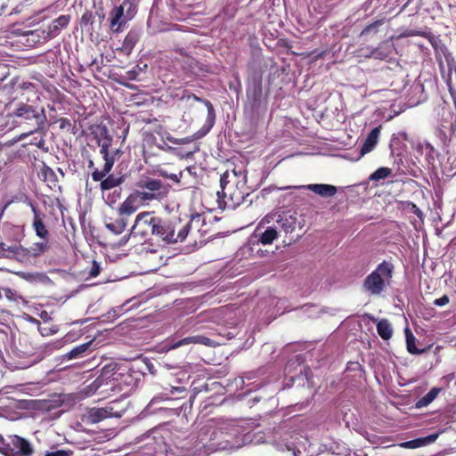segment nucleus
Masks as SVG:
<instances>
[{
    "mask_svg": "<svg viewBox=\"0 0 456 456\" xmlns=\"http://www.w3.org/2000/svg\"><path fill=\"white\" fill-rule=\"evenodd\" d=\"M140 190L131 193L120 206V212L130 215L139 206L148 204L151 201H161L167 198L168 188L160 180L145 178L136 183Z\"/></svg>",
    "mask_w": 456,
    "mask_h": 456,
    "instance_id": "1",
    "label": "nucleus"
},
{
    "mask_svg": "<svg viewBox=\"0 0 456 456\" xmlns=\"http://www.w3.org/2000/svg\"><path fill=\"white\" fill-rule=\"evenodd\" d=\"M191 230H179L177 234L175 230H150L138 231V237L134 240V245L141 244L142 250L147 252H156L159 247H164L167 244L183 241L189 235Z\"/></svg>",
    "mask_w": 456,
    "mask_h": 456,
    "instance_id": "2",
    "label": "nucleus"
},
{
    "mask_svg": "<svg viewBox=\"0 0 456 456\" xmlns=\"http://www.w3.org/2000/svg\"><path fill=\"white\" fill-rule=\"evenodd\" d=\"M50 248L49 230H34L23 240L19 263L28 264L45 254Z\"/></svg>",
    "mask_w": 456,
    "mask_h": 456,
    "instance_id": "3",
    "label": "nucleus"
},
{
    "mask_svg": "<svg viewBox=\"0 0 456 456\" xmlns=\"http://www.w3.org/2000/svg\"><path fill=\"white\" fill-rule=\"evenodd\" d=\"M394 265L383 261L364 279L363 290L370 296L381 295L390 286L394 273Z\"/></svg>",
    "mask_w": 456,
    "mask_h": 456,
    "instance_id": "4",
    "label": "nucleus"
},
{
    "mask_svg": "<svg viewBox=\"0 0 456 456\" xmlns=\"http://www.w3.org/2000/svg\"><path fill=\"white\" fill-rule=\"evenodd\" d=\"M305 219L296 211L277 209L265 215L256 228H303Z\"/></svg>",
    "mask_w": 456,
    "mask_h": 456,
    "instance_id": "5",
    "label": "nucleus"
},
{
    "mask_svg": "<svg viewBox=\"0 0 456 456\" xmlns=\"http://www.w3.org/2000/svg\"><path fill=\"white\" fill-rule=\"evenodd\" d=\"M11 117L19 118V123L32 124L35 126L33 130L21 134V137H27L29 134L42 130L47 121V117L44 107L38 108L28 103L20 102L12 112Z\"/></svg>",
    "mask_w": 456,
    "mask_h": 456,
    "instance_id": "6",
    "label": "nucleus"
},
{
    "mask_svg": "<svg viewBox=\"0 0 456 456\" xmlns=\"http://www.w3.org/2000/svg\"><path fill=\"white\" fill-rule=\"evenodd\" d=\"M140 0H123L119 4H114L109 12L110 28L113 33H119L126 24L131 20L137 12Z\"/></svg>",
    "mask_w": 456,
    "mask_h": 456,
    "instance_id": "7",
    "label": "nucleus"
},
{
    "mask_svg": "<svg viewBox=\"0 0 456 456\" xmlns=\"http://www.w3.org/2000/svg\"><path fill=\"white\" fill-rule=\"evenodd\" d=\"M231 178L228 171L221 175L220 186L222 190L217 191V196L219 200L222 198L224 208H235L244 202L248 193L245 191V187L235 186V184L231 183L232 182ZM219 205H221L220 200Z\"/></svg>",
    "mask_w": 456,
    "mask_h": 456,
    "instance_id": "8",
    "label": "nucleus"
},
{
    "mask_svg": "<svg viewBox=\"0 0 456 456\" xmlns=\"http://www.w3.org/2000/svg\"><path fill=\"white\" fill-rule=\"evenodd\" d=\"M22 236L18 230H0V258L19 262Z\"/></svg>",
    "mask_w": 456,
    "mask_h": 456,
    "instance_id": "9",
    "label": "nucleus"
},
{
    "mask_svg": "<svg viewBox=\"0 0 456 456\" xmlns=\"http://www.w3.org/2000/svg\"><path fill=\"white\" fill-rule=\"evenodd\" d=\"M104 232L99 240V244L104 248H118L124 246L129 240L138 237L135 230H102Z\"/></svg>",
    "mask_w": 456,
    "mask_h": 456,
    "instance_id": "10",
    "label": "nucleus"
},
{
    "mask_svg": "<svg viewBox=\"0 0 456 456\" xmlns=\"http://www.w3.org/2000/svg\"><path fill=\"white\" fill-rule=\"evenodd\" d=\"M132 375L128 372H120L118 370L112 372L110 376L107 373H102L94 380V384L97 388L105 385L109 387L103 389L102 392L111 391H122L125 386H129L132 382Z\"/></svg>",
    "mask_w": 456,
    "mask_h": 456,
    "instance_id": "11",
    "label": "nucleus"
},
{
    "mask_svg": "<svg viewBox=\"0 0 456 456\" xmlns=\"http://www.w3.org/2000/svg\"><path fill=\"white\" fill-rule=\"evenodd\" d=\"M32 452L28 440L16 435L8 436L4 456H30Z\"/></svg>",
    "mask_w": 456,
    "mask_h": 456,
    "instance_id": "12",
    "label": "nucleus"
},
{
    "mask_svg": "<svg viewBox=\"0 0 456 456\" xmlns=\"http://www.w3.org/2000/svg\"><path fill=\"white\" fill-rule=\"evenodd\" d=\"M203 102H204V104L206 105V107L208 109V118H207L208 126L207 127H205V126L202 127L201 129H200L197 133H195L191 137H185V138H183V139H173L171 137H168L167 139L171 142H174V143H176V144H183V143L191 142L193 140H197V139H200V138L205 136L209 132L210 128L213 126V125L215 123L216 113H215L214 107H213L212 103L209 101L204 100Z\"/></svg>",
    "mask_w": 456,
    "mask_h": 456,
    "instance_id": "13",
    "label": "nucleus"
},
{
    "mask_svg": "<svg viewBox=\"0 0 456 456\" xmlns=\"http://www.w3.org/2000/svg\"><path fill=\"white\" fill-rule=\"evenodd\" d=\"M111 417H120V415L113 411L112 406L107 405L103 408H91L86 415V419L88 423L96 424Z\"/></svg>",
    "mask_w": 456,
    "mask_h": 456,
    "instance_id": "14",
    "label": "nucleus"
},
{
    "mask_svg": "<svg viewBox=\"0 0 456 456\" xmlns=\"http://www.w3.org/2000/svg\"><path fill=\"white\" fill-rule=\"evenodd\" d=\"M70 21L69 15H61L52 21L47 28V37L53 38L57 37L61 31L65 28Z\"/></svg>",
    "mask_w": 456,
    "mask_h": 456,
    "instance_id": "15",
    "label": "nucleus"
},
{
    "mask_svg": "<svg viewBox=\"0 0 456 456\" xmlns=\"http://www.w3.org/2000/svg\"><path fill=\"white\" fill-rule=\"evenodd\" d=\"M136 226H150L151 228H159L160 220L154 216L152 213L142 212L137 216L134 224L131 228H135Z\"/></svg>",
    "mask_w": 456,
    "mask_h": 456,
    "instance_id": "16",
    "label": "nucleus"
},
{
    "mask_svg": "<svg viewBox=\"0 0 456 456\" xmlns=\"http://www.w3.org/2000/svg\"><path fill=\"white\" fill-rule=\"evenodd\" d=\"M189 344H200V345L211 346H213L214 343L208 337H205V336H202V335H196V336L186 337V338H184L183 339L178 340L177 342H175L173 345L172 347L173 348H177V347H180L182 346H185V345H189Z\"/></svg>",
    "mask_w": 456,
    "mask_h": 456,
    "instance_id": "17",
    "label": "nucleus"
},
{
    "mask_svg": "<svg viewBox=\"0 0 456 456\" xmlns=\"http://www.w3.org/2000/svg\"><path fill=\"white\" fill-rule=\"evenodd\" d=\"M92 343L93 341L91 340L89 342L73 347L65 354V357L69 360L85 357L86 355L88 354Z\"/></svg>",
    "mask_w": 456,
    "mask_h": 456,
    "instance_id": "18",
    "label": "nucleus"
},
{
    "mask_svg": "<svg viewBox=\"0 0 456 456\" xmlns=\"http://www.w3.org/2000/svg\"><path fill=\"white\" fill-rule=\"evenodd\" d=\"M404 210L407 214L413 215L410 218L414 228H419L423 224V214L415 204L408 203Z\"/></svg>",
    "mask_w": 456,
    "mask_h": 456,
    "instance_id": "19",
    "label": "nucleus"
},
{
    "mask_svg": "<svg viewBox=\"0 0 456 456\" xmlns=\"http://www.w3.org/2000/svg\"><path fill=\"white\" fill-rule=\"evenodd\" d=\"M405 337H406L407 350L411 354H421L427 352L428 349L429 348V346L427 348H423V349L418 348L416 346V338L414 337V335L412 334V332L411 331V330L409 328L405 329Z\"/></svg>",
    "mask_w": 456,
    "mask_h": 456,
    "instance_id": "20",
    "label": "nucleus"
},
{
    "mask_svg": "<svg viewBox=\"0 0 456 456\" xmlns=\"http://www.w3.org/2000/svg\"><path fill=\"white\" fill-rule=\"evenodd\" d=\"M377 331L380 338L384 340H388L393 335V329L391 323L387 319H381L377 323Z\"/></svg>",
    "mask_w": 456,
    "mask_h": 456,
    "instance_id": "21",
    "label": "nucleus"
},
{
    "mask_svg": "<svg viewBox=\"0 0 456 456\" xmlns=\"http://www.w3.org/2000/svg\"><path fill=\"white\" fill-rule=\"evenodd\" d=\"M338 191V189L334 185L325 183H315V194L320 195L323 198L333 197Z\"/></svg>",
    "mask_w": 456,
    "mask_h": 456,
    "instance_id": "22",
    "label": "nucleus"
},
{
    "mask_svg": "<svg viewBox=\"0 0 456 456\" xmlns=\"http://www.w3.org/2000/svg\"><path fill=\"white\" fill-rule=\"evenodd\" d=\"M440 391H441V388H439V387L431 388L423 397H421L416 403V406L418 408L428 406L437 397Z\"/></svg>",
    "mask_w": 456,
    "mask_h": 456,
    "instance_id": "23",
    "label": "nucleus"
},
{
    "mask_svg": "<svg viewBox=\"0 0 456 456\" xmlns=\"http://www.w3.org/2000/svg\"><path fill=\"white\" fill-rule=\"evenodd\" d=\"M140 35L135 30H131L126 36L123 42V48L127 53H130L139 40Z\"/></svg>",
    "mask_w": 456,
    "mask_h": 456,
    "instance_id": "24",
    "label": "nucleus"
},
{
    "mask_svg": "<svg viewBox=\"0 0 456 456\" xmlns=\"http://www.w3.org/2000/svg\"><path fill=\"white\" fill-rule=\"evenodd\" d=\"M124 181L122 176L116 177L113 175H109L101 183V189L102 191L110 190L121 184Z\"/></svg>",
    "mask_w": 456,
    "mask_h": 456,
    "instance_id": "25",
    "label": "nucleus"
},
{
    "mask_svg": "<svg viewBox=\"0 0 456 456\" xmlns=\"http://www.w3.org/2000/svg\"><path fill=\"white\" fill-rule=\"evenodd\" d=\"M392 53V45L384 44L375 48L371 52V56L376 59L384 60L387 58Z\"/></svg>",
    "mask_w": 456,
    "mask_h": 456,
    "instance_id": "26",
    "label": "nucleus"
},
{
    "mask_svg": "<svg viewBox=\"0 0 456 456\" xmlns=\"http://www.w3.org/2000/svg\"><path fill=\"white\" fill-rule=\"evenodd\" d=\"M229 175H231V179H232L231 183L235 184V186L246 187V175L244 170L233 169L231 173L229 172Z\"/></svg>",
    "mask_w": 456,
    "mask_h": 456,
    "instance_id": "27",
    "label": "nucleus"
},
{
    "mask_svg": "<svg viewBox=\"0 0 456 456\" xmlns=\"http://www.w3.org/2000/svg\"><path fill=\"white\" fill-rule=\"evenodd\" d=\"M113 165L110 161H107V163H104V166L102 170L95 169L92 173V178L95 182L102 181L104 180L107 174H109L112 168Z\"/></svg>",
    "mask_w": 456,
    "mask_h": 456,
    "instance_id": "28",
    "label": "nucleus"
},
{
    "mask_svg": "<svg viewBox=\"0 0 456 456\" xmlns=\"http://www.w3.org/2000/svg\"><path fill=\"white\" fill-rule=\"evenodd\" d=\"M98 143L101 148L100 153L102 156L105 163H107V161H110L111 164L114 165V158L111 157L109 153V149L111 146L112 142H109L108 140L106 142H99Z\"/></svg>",
    "mask_w": 456,
    "mask_h": 456,
    "instance_id": "29",
    "label": "nucleus"
},
{
    "mask_svg": "<svg viewBox=\"0 0 456 456\" xmlns=\"http://www.w3.org/2000/svg\"><path fill=\"white\" fill-rule=\"evenodd\" d=\"M391 173L392 170L388 167H379L370 175L369 179L370 181L377 182L382 179H386L391 175Z\"/></svg>",
    "mask_w": 456,
    "mask_h": 456,
    "instance_id": "30",
    "label": "nucleus"
},
{
    "mask_svg": "<svg viewBox=\"0 0 456 456\" xmlns=\"http://www.w3.org/2000/svg\"><path fill=\"white\" fill-rule=\"evenodd\" d=\"M3 298L5 297L9 302L18 303L21 299V296L19 293L10 288H2Z\"/></svg>",
    "mask_w": 456,
    "mask_h": 456,
    "instance_id": "31",
    "label": "nucleus"
},
{
    "mask_svg": "<svg viewBox=\"0 0 456 456\" xmlns=\"http://www.w3.org/2000/svg\"><path fill=\"white\" fill-rule=\"evenodd\" d=\"M154 175H157L159 176L170 179L175 183H179L180 179L182 177V173L176 175V174H168L166 170L160 167H157L153 171Z\"/></svg>",
    "mask_w": 456,
    "mask_h": 456,
    "instance_id": "32",
    "label": "nucleus"
},
{
    "mask_svg": "<svg viewBox=\"0 0 456 456\" xmlns=\"http://www.w3.org/2000/svg\"><path fill=\"white\" fill-rule=\"evenodd\" d=\"M383 24V20H376L368 26H366L361 32V37H364L370 34H376L379 28Z\"/></svg>",
    "mask_w": 456,
    "mask_h": 456,
    "instance_id": "33",
    "label": "nucleus"
},
{
    "mask_svg": "<svg viewBox=\"0 0 456 456\" xmlns=\"http://www.w3.org/2000/svg\"><path fill=\"white\" fill-rule=\"evenodd\" d=\"M277 230H265V232L260 236V242L264 245L272 243L277 237Z\"/></svg>",
    "mask_w": 456,
    "mask_h": 456,
    "instance_id": "34",
    "label": "nucleus"
},
{
    "mask_svg": "<svg viewBox=\"0 0 456 456\" xmlns=\"http://www.w3.org/2000/svg\"><path fill=\"white\" fill-rule=\"evenodd\" d=\"M206 224V217L203 215H195L191 219L190 223L187 224L186 228H191V227H199L203 226Z\"/></svg>",
    "mask_w": 456,
    "mask_h": 456,
    "instance_id": "35",
    "label": "nucleus"
},
{
    "mask_svg": "<svg viewBox=\"0 0 456 456\" xmlns=\"http://www.w3.org/2000/svg\"><path fill=\"white\" fill-rule=\"evenodd\" d=\"M411 89L414 93L420 94L419 97L415 102H412V104L419 103L426 99V95H424V86L421 83H414L411 86Z\"/></svg>",
    "mask_w": 456,
    "mask_h": 456,
    "instance_id": "36",
    "label": "nucleus"
},
{
    "mask_svg": "<svg viewBox=\"0 0 456 456\" xmlns=\"http://www.w3.org/2000/svg\"><path fill=\"white\" fill-rule=\"evenodd\" d=\"M376 145L377 144H375L373 142H371L370 140H368L367 138H365V140L363 142V144L361 147L360 155H359L357 159H359L360 158H362L365 154L370 152L376 147Z\"/></svg>",
    "mask_w": 456,
    "mask_h": 456,
    "instance_id": "37",
    "label": "nucleus"
},
{
    "mask_svg": "<svg viewBox=\"0 0 456 456\" xmlns=\"http://www.w3.org/2000/svg\"><path fill=\"white\" fill-rule=\"evenodd\" d=\"M400 144V137H393L390 141L389 148L391 150V154L393 156L400 157L402 152L398 149V145Z\"/></svg>",
    "mask_w": 456,
    "mask_h": 456,
    "instance_id": "38",
    "label": "nucleus"
},
{
    "mask_svg": "<svg viewBox=\"0 0 456 456\" xmlns=\"http://www.w3.org/2000/svg\"><path fill=\"white\" fill-rule=\"evenodd\" d=\"M444 59L448 67V70L451 73L453 69L456 70V61L452 54L449 52H444Z\"/></svg>",
    "mask_w": 456,
    "mask_h": 456,
    "instance_id": "39",
    "label": "nucleus"
},
{
    "mask_svg": "<svg viewBox=\"0 0 456 456\" xmlns=\"http://www.w3.org/2000/svg\"><path fill=\"white\" fill-rule=\"evenodd\" d=\"M100 272H101V265H100V264L97 261L93 260L92 261V265H91L90 270L88 272L89 277H91V278L97 277L100 274Z\"/></svg>",
    "mask_w": 456,
    "mask_h": 456,
    "instance_id": "40",
    "label": "nucleus"
},
{
    "mask_svg": "<svg viewBox=\"0 0 456 456\" xmlns=\"http://www.w3.org/2000/svg\"><path fill=\"white\" fill-rule=\"evenodd\" d=\"M380 134V126L374 127L367 135V139L373 142L375 144L378 143L379 136Z\"/></svg>",
    "mask_w": 456,
    "mask_h": 456,
    "instance_id": "41",
    "label": "nucleus"
},
{
    "mask_svg": "<svg viewBox=\"0 0 456 456\" xmlns=\"http://www.w3.org/2000/svg\"><path fill=\"white\" fill-rule=\"evenodd\" d=\"M99 136L100 140L99 142H106L109 140V142H112V137L109 134L108 128L106 126H102L99 130Z\"/></svg>",
    "mask_w": 456,
    "mask_h": 456,
    "instance_id": "42",
    "label": "nucleus"
},
{
    "mask_svg": "<svg viewBox=\"0 0 456 456\" xmlns=\"http://www.w3.org/2000/svg\"><path fill=\"white\" fill-rule=\"evenodd\" d=\"M72 452L70 450L60 449L53 452H49L45 456H70Z\"/></svg>",
    "mask_w": 456,
    "mask_h": 456,
    "instance_id": "43",
    "label": "nucleus"
},
{
    "mask_svg": "<svg viewBox=\"0 0 456 456\" xmlns=\"http://www.w3.org/2000/svg\"><path fill=\"white\" fill-rule=\"evenodd\" d=\"M449 303V297L447 295H444L443 297L436 298L434 301V305L437 306H444Z\"/></svg>",
    "mask_w": 456,
    "mask_h": 456,
    "instance_id": "44",
    "label": "nucleus"
},
{
    "mask_svg": "<svg viewBox=\"0 0 456 456\" xmlns=\"http://www.w3.org/2000/svg\"><path fill=\"white\" fill-rule=\"evenodd\" d=\"M169 391H170V393H166L165 395H175L176 393L182 394V393L185 392L183 387H171Z\"/></svg>",
    "mask_w": 456,
    "mask_h": 456,
    "instance_id": "45",
    "label": "nucleus"
},
{
    "mask_svg": "<svg viewBox=\"0 0 456 456\" xmlns=\"http://www.w3.org/2000/svg\"><path fill=\"white\" fill-rule=\"evenodd\" d=\"M7 445V439H4L2 436H0V452L2 454H5V448Z\"/></svg>",
    "mask_w": 456,
    "mask_h": 456,
    "instance_id": "46",
    "label": "nucleus"
},
{
    "mask_svg": "<svg viewBox=\"0 0 456 456\" xmlns=\"http://www.w3.org/2000/svg\"><path fill=\"white\" fill-rule=\"evenodd\" d=\"M91 19H92V14L89 12H86L81 17V23L87 24V23L91 22Z\"/></svg>",
    "mask_w": 456,
    "mask_h": 456,
    "instance_id": "47",
    "label": "nucleus"
},
{
    "mask_svg": "<svg viewBox=\"0 0 456 456\" xmlns=\"http://www.w3.org/2000/svg\"><path fill=\"white\" fill-rule=\"evenodd\" d=\"M34 228H44V225L40 220L35 219Z\"/></svg>",
    "mask_w": 456,
    "mask_h": 456,
    "instance_id": "48",
    "label": "nucleus"
},
{
    "mask_svg": "<svg viewBox=\"0 0 456 456\" xmlns=\"http://www.w3.org/2000/svg\"><path fill=\"white\" fill-rule=\"evenodd\" d=\"M426 150L428 151V158H432L431 157V152L434 150L433 147L430 144L427 143L426 144Z\"/></svg>",
    "mask_w": 456,
    "mask_h": 456,
    "instance_id": "49",
    "label": "nucleus"
},
{
    "mask_svg": "<svg viewBox=\"0 0 456 456\" xmlns=\"http://www.w3.org/2000/svg\"><path fill=\"white\" fill-rule=\"evenodd\" d=\"M416 441H409L403 444V447H412L411 444H414Z\"/></svg>",
    "mask_w": 456,
    "mask_h": 456,
    "instance_id": "50",
    "label": "nucleus"
},
{
    "mask_svg": "<svg viewBox=\"0 0 456 456\" xmlns=\"http://www.w3.org/2000/svg\"><path fill=\"white\" fill-rule=\"evenodd\" d=\"M399 136L402 137L403 140L408 139V135L405 132L399 133Z\"/></svg>",
    "mask_w": 456,
    "mask_h": 456,
    "instance_id": "51",
    "label": "nucleus"
},
{
    "mask_svg": "<svg viewBox=\"0 0 456 456\" xmlns=\"http://www.w3.org/2000/svg\"><path fill=\"white\" fill-rule=\"evenodd\" d=\"M193 243H194L195 246L201 247L204 244V241L200 240L199 243H197L196 240H194Z\"/></svg>",
    "mask_w": 456,
    "mask_h": 456,
    "instance_id": "52",
    "label": "nucleus"
},
{
    "mask_svg": "<svg viewBox=\"0 0 456 456\" xmlns=\"http://www.w3.org/2000/svg\"><path fill=\"white\" fill-rule=\"evenodd\" d=\"M10 202H7L2 208L1 215H3L4 211L6 209V208L9 206Z\"/></svg>",
    "mask_w": 456,
    "mask_h": 456,
    "instance_id": "53",
    "label": "nucleus"
},
{
    "mask_svg": "<svg viewBox=\"0 0 456 456\" xmlns=\"http://www.w3.org/2000/svg\"><path fill=\"white\" fill-rule=\"evenodd\" d=\"M307 189L314 191V184H309L306 186Z\"/></svg>",
    "mask_w": 456,
    "mask_h": 456,
    "instance_id": "54",
    "label": "nucleus"
},
{
    "mask_svg": "<svg viewBox=\"0 0 456 456\" xmlns=\"http://www.w3.org/2000/svg\"><path fill=\"white\" fill-rule=\"evenodd\" d=\"M3 300V290H2V288L0 289V303L2 302Z\"/></svg>",
    "mask_w": 456,
    "mask_h": 456,
    "instance_id": "55",
    "label": "nucleus"
},
{
    "mask_svg": "<svg viewBox=\"0 0 456 456\" xmlns=\"http://www.w3.org/2000/svg\"><path fill=\"white\" fill-rule=\"evenodd\" d=\"M438 62H439V65H440V69H441V70H443V69H444V66H443V62H442V61H441V60H438Z\"/></svg>",
    "mask_w": 456,
    "mask_h": 456,
    "instance_id": "56",
    "label": "nucleus"
},
{
    "mask_svg": "<svg viewBox=\"0 0 456 456\" xmlns=\"http://www.w3.org/2000/svg\"><path fill=\"white\" fill-rule=\"evenodd\" d=\"M442 232H443V230L437 229V230H436V234H437V235H440V234L442 233Z\"/></svg>",
    "mask_w": 456,
    "mask_h": 456,
    "instance_id": "57",
    "label": "nucleus"
},
{
    "mask_svg": "<svg viewBox=\"0 0 456 456\" xmlns=\"http://www.w3.org/2000/svg\"><path fill=\"white\" fill-rule=\"evenodd\" d=\"M256 91H257V93L260 94V93H261V88H260L259 86H257V87L256 88Z\"/></svg>",
    "mask_w": 456,
    "mask_h": 456,
    "instance_id": "58",
    "label": "nucleus"
},
{
    "mask_svg": "<svg viewBox=\"0 0 456 456\" xmlns=\"http://www.w3.org/2000/svg\"><path fill=\"white\" fill-rule=\"evenodd\" d=\"M106 228L110 229V228H113V227H112V225H111V224H107V225H106Z\"/></svg>",
    "mask_w": 456,
    "mask_h": 456,
    "instance_id": "59",
    "label": "nucleus"
},
{
    "mask_svg": "<svg viewBox=\"0 0 456 456\" xmlns=\"http://www.w3.org/2000/svg\"><path fill=\"white\" fill-rule=\"evenodd\" d=\"M322 55V53H318V54L315 53V58L321 57Z\"/></svg>",
    "mask_w": 456,
    "mask_h": 456,
    "instance_id": "60",
    "label": "nucleus"
},
{
    "mask_svg": "<svg viewBox=\"0 0 456 456\" xmlns=\"http://www.w3.org/2000/svg\"><path fill=\"white\" fill-rule=\"evenodd\" d=\"M194 398H195V395H191V396H190V400H192V399H194Z\"/></svg>",
    "mask_w": 456,
    "mask_h": 456,
    "instance_id": "61",
    "label": "nucleus"
},
{
    "mask_svg": "<svg viewBox=\"0 0 456 456\" xmlns=\"http://www.w3.org/2000/svg\"><path fill=\"white\" fill-rule=\"evenodd\" d=\"M410 35L415 36V35H418V34L417 33H410Z\"/></svg>",
    "mask_w": 456,
    "mask_h": 456,
    "instance_id": "62",
    "label": "nucleus"
},
{
    "mask_svg": "<svg viewBox=\"0 0 456 456\" xmlns=\"http://www.w3.org/2000/svg\"><path fill=\"white\" fill-rule=\"evenodd\" d=\"M432 437L435 439L436 437H437V435H434L432 436Z\"/></svg>",
    "mask_w": 456,
    "mask_h": 456,
    "instance_id": "63",
    "label": "nucleus"
},
{
    "mask_svg": "<svg viewBox=\"0 0 456 456\" xmlns=\"http://www.w3.org/2000/svg\"><path fill=\"white\" fill-rule=\"evenodd\" d=\"M412 0H408L407 4L411 3Z\"/></svg>",
    "mask_w": 456,
    "mask_h": 456,
    "instance_id": "64",
    "label": "nucleus"
}]
</instances>
